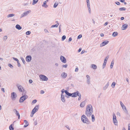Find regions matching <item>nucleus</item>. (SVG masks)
Segmentation results:
<instances>
[{"label":"nucleus","mask_w":130,"mask_h":130,"mask_svg":"<svg viewBox=\"0 0 130 130\" xmlns=\"http://www.w3.org/2000/svg\"><path fill=\"white\" fill-rule=\"evenodd\" d=\"M120 104L121 105V106H122V105H124L122 103L121 101H120Z\"/></svg>","instance_id":"63"},{"label":"nucleus","mask_w":130,"mask_h":130,"mask_svg":"<svg viewBox=\"0 0 130 130\" xmlns=\"http://www.w3.org/2000/svg\"><path fill=\"white\" fill-rule=\"evenodd\" d=\"M12 58H13V60H14L17 61V62L19 61V60L17 58H15L13 57Z\"/></svg>","instance_id":"47"},{"label":"nucleus","mask_w":130,"mask_h":130,"mask_svg":"<svg viewBox=\"0 0 130 130\" xmlns=\"http://www.w3.org/2000/svg\"><path fill=\"white\" fill-rule=\"evenodd\" d=\"M128 27V25L126 24H124L122 26V30H125Z\"/></svg>","instance_id":"16"},{"label":"nucleus","mask_w":130,"mask_h":130,"mask_svg":"<svg viewBox=\"0 0 130 130\" xmlns=\"http://www.w3.org/2000/svg\"><path fill=\"white\" fill-rule=\"evenodd\" d=\"M86 3H87V7L88 8H90V2H86Z\"/></svg>","instance_id":"31"},{"label":"nucleus","mask_w":130,"mask_h":130,"mask_svg":"<svg viewBox=\"0 0 130 130\" xmlns=\"http://www.w3.org/2000/svg\"><path fill=\"white\" fill-rule=\"evenodd\" d=\"M82 37V35H79L77 37V39H80Z\"/></svg>","instance_id":"45"},{"label":"nucleus","mask_w":130,"mask_h":130,"mask_svg":"<svg viewBox=\"0 0 130 130\" xmlns=\"http://www.w3.org/2000/svg\"><path fill=\"white\" fill-rule=\"evenodd\" d=\"M108 24V22H106L104 24V26H106Z\"/></svg>","instance_id":"59"},{"label":"nucleus","mask_w":130,"mask_h":130,"mask_svg":"<svg viewBox=\"0 0 130 130\" xmlns=\"http://www.w3.org/2000/svg\"><path fill=\"white\" fill-rule=\"evenodd\" d=\"M116 83L114 82H113L112 83V84L111 85V86L113 88L114 87Z\"/></svg>","instance_id":"38"},{"label":"nucleus","mask_w":130,"mask_h":130,"mask_svg":"<svg viewBox=\"0 0 130 130\" xmlns=\"http://www.w3.org/2000/svg\"><path fill=\"white\" fill-rule=\"evenodd\" d=\"M61 76L63 79H65L67 76V74L64 72H63L61 74Z\"/></svg>","instance_id":"14"},{"label":"nucleus","mask_w":130,"mask_h":130,"mask_svg":"<svg viewBox=\"0 0 130 130\" xmlns=\"http://www.w3.org/2000/svg\"><path fill=\"white\" fill-rule=\"evenodd\" d=\"M18 66V67H20L21 66V64L19 62V61L17 62Z\"/></svg>","instance_id":"52"},{"label":"nucleus","mask_w":130,"mask_h":130,"mask_svg":"<svg viewBox=\"0 0 130 130\" xmlns=\"http://www.w3.org/2000/svg\"><path fill=\"white\" fill-rule=\"evenodd\" d=\"M109 85V82H108L106 85L103 87V89L105 90L108 87Z\"/></svg>","instance_id":"19"},{"label":"nucleus","mask_w":130,"mask_h":130,"mask_svg":"<svg viewBox=\"0 0 130 130\" xmlns=\"http://www.w3.org/2000/svg\"><path fill=\"white\" fill-rule=\"evenodd\" d=\"M21 59L23 63L24 64H25V62L23 58L22 57H21Z\"/></svg>","instance_id":"40"},{"label":"nucleus","mask_w":130,"mask_h":130,"mask_svg":"<svg viewBox=\"0 0 130 130\" xmlns=\"http://www.w3.org/2000/svg\"><path fill=\"white\" fill-rule=\"evenodd\" d=\"M31 12V11L30 10L25 11L24 12L23 14H21L20 18H21L24 16L27 15L29 13Z\"/></svg>","instance_id":"8"},{"label":"nucleus","mask_w":130,"mask_h":130,"mask_svg":"<svg viewBox=\"0 0 130 130\" xmlns=\"http://www.w3.org/2000/svg\"><path fill=\"white\" fill-rule=\"evenodd\" d=\"M66 91H67V90H65L64 89H62L61 91V95H63V93L64 92L66 93V92H65Z\"/></svg>","instance_id":"33"},{"label":"nucleus","mask_w":130,"mask_h":130,"mask_svg":"<svg viewBox=\"0 0 130 130\" xmlns=\"http://www.w3.org/2000/svg\"><path fill=\"white\" fill-rule=\"evenodd\" d=\"M109 42L108 41L106 40L103 42L100 45V47H103L106 45Z\"/></svg>","instance_id":"11"},{"label":"nucleus","mask_w":130,"mask_h":130,"mask_svg":"<svg viewBox=\"0 0 130 130\" xmlns=\"http://www.w3.org/2000/svg\"><path fill=\"white\" fill-rule=\"evenodd\" d=\"M122 109H123V110L124 111L125 113L126 114V116H127V115H129V113L128 112V111L127 110L126 107L124 105H122Z\"/></svg>","instance_id":"9"},{"label":"nucleus","mask_w":130,"mask_h":130,"mask_svg":"<svg viewBox=\"0 0 130 130\" xmlns=\"http://www.w3.org/2000/svg\"><path fill=\"white\" fill-rule=\"evenodd\" d=\"M66 36L65 35L63 36L62 37V40L64 41L66 39Z\"/></svg>","instance_id":"37"},{"label":"nucleus","mask_w":130,"mask_h":130,"mask_svg":"<svg viewBox=\"0 0 130 130\" xmlns=\"http://www.w3.org/2000/svg\"><path fill=\"white\" fill-rule=\"evenodd\" d=\"M61 99L63 102L64 103L65 102L66 100L64 95H61Z\"/></svg>","instance_id":"17"},{"label":"nucleus","mask_w":130,"mask_h":130,"mask_svg":"<svg viewBox=\"0 0 130 130\" xmlns=\"http://www.w3.org/2000/svg\"><path fill=\"white\" fill-rule=\"evenodd\" d=\"M22 92H23V93L25 94L26 93L25 91L24 90V89H23V90H22Z\"/></svg>","instance_id":"57"},{"label":"nucleus","mask_w":130,"mask_h":130,"mask_svg":"<svg viewBox=\"0 0 130 130\" xmlns=\"http://www.w3.org/2000/svg\"><path fill=\"white\" fill-rule=\"evenodd\" d=\"M17 95L16 93L14 92H12L11 94V97L12 100H15L16 97Z\"/></svg>","instance_id":"10"},{"label":"nucleus","mask_w":130,"mask_h":130,"mask_svg":"<svg viewBox=\"0 0 130 130\" xmlns=\"http://www.w3.org/2000/svg\"><path fill=\"white\" fill-rule=\"evenodd\" d=\"M92 122H93L95 121V118L94 116L93 115H92Z\"/></svg>","instance_id":"30"},{"label":"nucleus","mask_w":130,"mask_h":130,"mask_svg":"<svg viewBox=\"0 0 130 130\" xmlns=\"http://www.w3.org/2000/svg\"><path fill=\"white\" fill-rule=\"evenodd\" d=\"M91 67L95 70L97 68L96 66L94 64L91 65Z\"/></svg>","instance_id":"18"},{"label":"nucleus","mask_w":130,"mask_h":130,"mask_svg":"<svg viewBox=\"0 0 130 130\" xmlns=\"http://www.w3.org/2000/svg\"><path fill=\"white\" fill-rule=\"evenodd\" d=\"M68 65L67 64H65L64 65H63L62 66V67L64 68H67V67Z\"/></svg>","instance_id":"53"},{"label":"nucleus","mask_w":130,"mask_h":130,"mask_svg":"<svg viewBox=\"0 0 130 130\" xmlns=\"http://www.w3.org/2000/svg\"><path fill=\"white\" fill-rule=\"evenodd\" d=\"M44 91L43 90H41L40 91V93L41 94H43L44 93Z\"/></svg>","instance_id":"54"},{"label":"nucleus","mask_w":130,"mask_h":130,"mask_svg":"<svg viewBox=\"0 0 130 130\" xmlns=\"http://www.w3.org/2000/svg\"><path fill=\"white\" fill-rule=\"evenodd\" d=\"M7 36H5L3 38V39L5 41H6L7 39Z\"/></svg>","instance_id":"39"},{"label":"nucleus","mask_w":130,"mask_h":130,"mask_svg":"<svg viewBox=\"0 0 130 130\" xmlns=\"http://www.w3.org/2000/svg\"><path fill=\"white\" fill-rule=\"evenodd\" d=\"M39 77L40 79L46 81L48 80V78L44 75H41Z\"/></svg>","instance_id":"7"},{"label":"nucleus","mask_w":130,"mask_h":130,"mask_svg":"<svg viewBox=\"0 0 130 130\" xmlns=\"http://www.w3.org/2000/svg\"><path fill=\"white\" fill-rule=\"evenodd\" d=\"M119 9L120 11L125 10L126 8L124 7H122L120 8Z\"/></svg>","instance_id":"29"},{"label":"nucleus","mask_w":130,"mask_h":130,"mask_svg":"<svg viewBox=\"0 0 130 130\" xmlns=\"http://www.w3.org/2000/svg\"><path fill=\"white\" fill-rule=\"evenodd\" d=\"M44 31L45 33H49V32L48 31V30L47 29H44Z\"/></svg>","instance_id":"51"},{"label":"nucleus","mask_w":130,"mask_h":130,"mask_svg":"<svg viewBox=\"0 0 130 130\" xmlns=\"http://www.w3.org/2000/svg\"><path fill=\"white\" fill-rule=\"evenodd\" d=\"M39 105H37L35 107L32 111V113L33 115L39 109Z\"/></svg>","instance_id":"6"},{"label":"nucleus","mask_w":130,"mask_h":130,"mask_svg":"<svg viewBox=\"0 0 130 130\" xmlns=\"http://www.w3.org/2000/svg\"><path fill=\"white\" fill-rule=\"evenodd\" d=\"M31 33V32L30 31H28L26 32V34L27 35H30Z\"/></svg>","instance_id":"42"},{"label":"nucleus","mask_w":130,"mask_h":130,"mask_svg":"<svg viewBox=\"0 0 130 130\" xmlns=\"http://www.w3.org/2000/svg\"><path fill=\"white\" fill-rule=\"evenodd\" d=\"M106 63H105V62H104V63L103 65V68L104 69L106 66Z\"/></svg>","instance_id":"41"},{"label":"nucleus","mask_w":130,"mask_h":130,"mask_svg":"<svg viewBox=\"0 0 130 130\" xmlns=\"http://www.w3.org/2000/svg\"><path fill=\"white\" fill-rule=\"evenodd\" d=\"M115 4H117L118 5H120V2H115Z\"/></svg>","instance_id":"50"},{"label":"nucleus","mask_w":130,"mask_h":130,"mask_svg":"<svg viewBox=\"0 0 130 130\" xmlns=\"http://www.w3.org/2000/svg\"><path fill=\"white\" fill-rule=\"evenodd\" d=\"M93 112V108L91 104L88 105L86 108L85 112L86 115L88 117H90Z\"/></svg>","instance_id":"1"},{"label":"nucleus","mask_w":130,"mask_h":130,"mask_svg":"<svg viewBox=\"0 0 130 130\" xmlns=\"http://www.w3.org/2000/svg\"><path fill=\"white\" fill-rule=\"evenodd\" d=\"M78 96H79V97L78 98V101L80 100L81 99V95L80 93L79 94V95H78Z\"/></svg>","instance_id":"46"},{"label":"nucleus","mask_w":130,"mask_h":130,"mask_svg":"<svg viewBox=\"0 0 130 130\" xmlns=\"http://www.w3.org/2000/svg\"><path fill=\"white\" fill-rule=\"evenodd\" d=\"M119 1L122 3H123L125 1V0H119Z\"/></svg>","instance_id":"61"},{"label":"nucleus","mask_w":130,"mask_h":130,"mask_svg":"<svg viewBox=\"0 0 130 130\" xmlns=\"http://www.w3.org/2000/svg\"><path fill=\"white\" fill-rule=\"evenodd\" d=\"M9 129L10 130H13L14 128L12 126V124L10 125L9 127Z\"/></svg>","instance_id":"34"},{"label":"nucleus","mask_w":130,"mask_h":130,"mask_svg":"<svg viewBox=\"0 0 130 130\" xmlns=\"http://www.w3.org/2000/svg\"><path fill=\"white\" fill-rule=\"evenodd\" d=\"M37 101L36 100H34L33 101L32 103H33V104H34L36 103L37 102Z\"/></svg>","instance_id":"48"},{"label":"nucleus","mask_w":130,"mask_h":130,"mask_svg":"<svg viewBox=\"0 0 130 130\" xmlns=\"http://www.w3.org/2000/svg\"><path fill=\"white\" fill-rule=\"evenodd\" d=\"M59 25V23H58V22H57V23L55 25H53L51 26V28H53L54 27H57Z\"/></svg>","instance_id":"24"},{"label":"nucleus","mask_w":130,"mask_h":130,"mask_svg":"<svg viewBox=\"0 0 130 130\" xmlns=\"http://www.w3.org/2000/svg\"><path fill=\"white\" fill-rule=\"evenodd\" d=\"M15 28L19 30L21 29L22 28V27L19 24H17L15 26Z\"/></svg>","instance_id":"21"},{"label":"nucleus","mask_w":130,"mask_h":130,"mask_svg":"<svg viewBox=\"0 0 130 130\" xmlns=\"http://www.w3.org/2000/svg\"><path fill=\"white\" fill-rule=\"evenodd\" d=\"M58 5V3H55L54 5V8H56Z\"/></svg>","instance_id":"35"},{"label":"nucleus","mask_w":130,"mask_h":130,"mask_svg":"<svg viewBox=\"0 0 130 130\" xmlns=\"http://www.w3.org/2000/svg\"><path fill=\"white\" fill-rule=\"evenodd\" d=\"M88 11H89V13H91L90 8H88Z\"/></svg>","instance_id":"62"},{"label":"nucleus","mask_w":130,"mask_h":130,"mask_svg":"<svg viewBox=\"0 0 130 130\" xmlns=\"http://www.w3.org/2000/svg\"><path fill=\"white\" fill-rule=\"evenodd\" d=\"M86 77L87 78V79H90V77L88 75H87L86 76Z\"/></svg>","instance_id":"49"},{"label":"nucleus","mask_w":130,"mask_h":130,"mask_svg":"<svg viewBox=\"0 0 130 130\" xmlns=\"http://www.w3.org/2000/svg\"><path fill=\"white\" fill-rule=\"evenodd\" d=\"M19 90L20 92H22V90H23V88L21 86H20L18 87Z\"/></svg>","instance_id":"22"},{"label":"nucleus","mask_w":130,"mask_h":130,"mask_svg":"<svg viewBox=\"0 0 130 130\" xmlns=\"http://www.w3.org/2000/svg\"><path fill=\"white\" fill-rule=\"evenodd\" d=\"M114 64V61L113 60L111 62V64L110 66V68L111 69H112L113 67Z\"/></svg>","instance_id":"27"},{"label":"nucleus","mask_w":130,"mask_h":130,"mask_svg":"<svg viewBox=\"0 0 130 130\" xmlns=\"http://www.w3.org/2000/svg\"><path fill=\"white\" fill-rule=\"evenodd\" d=\"M8 66L12 69H13V66L10 63L8 64Z\"/></svg>","instance_id":"43"},{"label":"nucleus","mask_w":130,"mask_h":130,"mask_svg":"<svg viewBox=\"0 0 130 130\" xmlns=\"http://www.w3.org/2000/svg\"><path fill=\"white\" fill-rule=\"evenodd\" d=\"M81 120L82 122L84 123H89V121L88 119L84 115H83L82 116L81 118Z\"/></svg>","instance_id":"3"},{"label":"nucleus","mask_w":130,"mask_h":130,"mask_svg":"<svg viewBox=\"0 0 130 130\" xmlns=\"http://www.w3.org/2000/svg\"><path fill=\"white\" fill-rule=\"evenodd\" d=\"M108 56H106L105 58V59H104V62H105V63H106L107 62V59H108Z\"/></svg>","instance_id":"36"},{"label":"nucleus","mask_w":130,"mask_h":130,"mask_svg":"<svg viewBox=\"0 0 130 130\" xmlns=\"http://www.w3.org/2000/svg\"><path fill=\"white\" fill-rule=\"evenodd\" d=\"M38 0H33L32 1V4L34 5L37 3Z\"/></svg>","instance_id":"26"},{"label":"nucleus","mask_w":130,"mask_h":130,"mask_svg":"<svg viewBox=\"0 0 130 130\" xmlns=\"http://www.w3.org/2000/svg\"><path fill=\"white\" fill-rule=\"evenodd\" d=\"M66 127L69 130H70V128H69V126L68 125L66 126Z\"/></svg>","instance_id":"55"},{"label":"nucleus","mask_w":130,"mask_h":130,"mask_svg":"<svg viewBox=\"0 0 130 130\" xmlns=\"http://www.w3.org/2000/svg\"><path fill=\"white\" fill-rule=\"evenodd\" d=\"M29 82L30 83H31L32 82V80L31 79H30L29 81Z\"/></svg>","instance_id":"56"},{"label":"nucleus","mask_w":130,"mask_h":130,"mask_svg":"<svg viewBox=\"0 0 130 130\" xmlns=\"http://www.w3.org/2000/svg\"><path fill=\"white\" fill-rule=\"evenodd\" d=\"M1 90L4 92H5V90H4V89L3 88H2L1 89Z\"/></svg>","instance_id":"60"},{"label":"nucleus","mask_w":130,"mask_h":130,"mask_svg":"<svg viewBox=\"0 0 130 130\" xmlns=\"http://www.w3.org/2000/svg\"><path fill=\"white\" fill-rule=\"evenodd\" d=\"M128 130H130V124L128 125Z\"/></svg>","instance_id":"64"},{"label":"nucleus","mask_w":130,"mask_h":130,"mask_svg":"<svg viewBox=\"0 0 130 130\" xmlns=\"http://www.w3.org/2000/svg\"><path fill=\"white\" fill-rule=\"evenodd\" d=\"M24 122L25 124L24 126V127H25L28 126L29 125L28 123V122L26 120H24Z\"/></svg>","instance_id":"20"},{"label":"nucleus","mask_w":130,"mask_h":130,"mask_svg":"<svg viewBox=\"0 0 130 130\" xmlns=\"http://www.w3.org/2000/svg\"><path fill=\"white\" fill-rule=\"evenodd\" d=\"M28 98V96L26 94H25L24 95L22 96L21 97L19 100L20 103H22Z\"/></svg>","instance_id":"4"},{"label":"nucleus","mask_w":130,"mask_h":130,"mask_svg":"<svg viewBox=\"0 0 130 130\" xmlns=\"http://www.w3.org/2000/svg\"><path fill=\"white\" fill-rule=\"evenodd\" d=\"M14 14H9L7 16V17L8 18L14 16Z\"/></svg>","instance_id":"32"},{"label":"nucleus","mask_w":130,"mask_h":130,"mask_svg":"<svg viewBox=\"0 0 130 130\" xmlns=\"http://www.w3.org/2000/svg\"><path fill=\"white\" fill-rule=\"evenodd\" d=\"M87 82L88 84L89 85L90 83V79H87Z\"/></svg>","instance_id":"44"},{"label":"nucleus","mask_w":130,"mask_h":130,"mask_svg":"<svg viewBox=\"0 0 130 130\" xmlns=\"http://www.w3.org/2000/svg\"><path fill=\"white\" fill-rule=\"evenodd\" d=\"M13 111L17 116L18 117V119H20V116L19 112L15 109H13Z\"/></svg>","instance_id":"13"},{"label":"nucleus","mask_w":130,"mask_h":130,"mask_svg":"<svg viewBox=\"0 0 130 130\" xmlns=\"http://www.w3.org/2000/svg\"><path fill=\"white\" fill-rule=\"evenodd\" d=\"M113 121L115 124L116 125L117 123V121L116 119V116L115 114L114 113L113 114Z\"/></svg>","instance_id":"5"},{"label":"nucleus","mask_w":130,"mask_h":130,"mask_svg":"<svg viewBox=\"0 0 130 130\" xmlns=\"http://www.w3.org/2000/svg\"><path fill=\"white\" fill-rule=\"evenodd\" d=\"M118 35V33L117 32H114L113 33L112 36L113 37H115L117 36Z\"/></svg>","instance_id":"25"},{"label":"nucleus","mask_w":130,"mask_h":130,"mask_svg":"<svg viewBox=\"0 0 130 130\" xmlns=\"http://www.w3.org/2000/svg\"><path fill=\"white\" fill-rule=\"evenodd\" d=\"M66 92V94L68 96L66 95H65V96L67 98H69V96H72V97H76L77 96H78V95H79V94L80 93H79L78 91H77L76 92H74L72 93H69L67 91H66L65 92Z\"/></svg>","instance_id":"2"},{"label":"nucleus","mask_w":130,"mask_h":130,"mask_svg":"<svg viewBox=\"0 0 130 130\" xmlns=\"http://www.w3.org/2000/svg\"><path fill=\"white\" fill-rule=\"evenodd\" d=\"M31 59V57L30 56H28L26 57V60L27 62H29Z\"/></svg>","instance_id":"15"},{"label":"nucleus","mask_w":130,"mask_h":130,"mask_svg":"<svg viewBox=\"0 0 130 130\" xmlns=\"http://www.w3.org/2000/svg\"><path fill=\"white\" fill-rule=\"evenodd\" d=\"M72 40V38L71 37H70L68 40V41L69 42H70Z\"/></svg>","instance_id":"58"},{"label":"nucleus","mask_w":130,"mask_h":130,"mask_svg":"<svg viewBox=\"0 0 130 130\" xmlns=\"http://www.w3.org/2000/svg\"><path fill=\"white\" fill-rule=\"evenodd\" d=\"M60 59L61 61L64 63H66V60L64 57L61 56L60 57Z\"/></svg>","instance_id":"12"},{"label":"nucleus","mask_w":130,"mask_h":130,"mask_svg":"<svg viewBox=\"0 0 130 130\" xmlns=\"http://www.w3.org/2000/svg\"><path fill=\"white\" fill-rule=\"evenodd\" d=\"M85 105V103L84 101L82 102L80 104V107H83Z\"/></svg>","instance_id":"23"},{"label":"nucleus","mask_w":130,"mask_h":130,"mask_svg":"<svg viewBox=\"0 0 130 130\" xmlns=\"http://www.w3.org/2000/svg\"><path fill=\"white\" fill-rule=\"evenodd\" d=\"M42 7H44L45 8H46L48 6L46 4L43 3V4L42 5Z\"/></svg>","instance_id":"28"}]
</instances>
